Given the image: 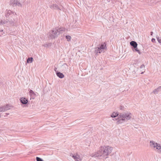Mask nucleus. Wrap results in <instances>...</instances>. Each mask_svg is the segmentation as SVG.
Segmentation results:
<instances>
[{"label": "nucleus", "mask_w": 161, "mask_h": 161, "mask_svg": "<svg viewBox=\"0 0 161 161\" xmlns=\"http://www.w3.org/2000/svg\"><path fill=\"white\" fill-rule=\"evenodd\" d=\"M56 75L58 76L60 78H63L64 77V75L60 72H57Z\"/></svg>", "instance_id": "obj_13"}, {"label": "nucleus", "mask_w": 161, "mask_h": 161, "mask_svg": "<svg viewBox=\"0 0 161 161\" xmlns=\"http://www.w3.org/2000/svg\"><path fill=\"white\" fill-rule=\"evenodd\" d=\"M20 101L23 104H26L28 102V100L24 97L20 98Z\"/></svg>", "instance_id": "obj_8"}, {"label": "nucleus", "mask_w": 161, "mask_h": 161, "mask_svg": "<svg viewBox=\"0 0 161 161\" xmlns=\"http://www.w3.org/2000/svg\"><path fill=\"white\" fill-rule=\"evenodd\" d=\"M158 42L159 43H161V38H160L158 36H156Z\"/></svg>", "instance_id": "obj_20"}, {"label": "nucleus", "mask_w": 161, "mask_h": 161, "mask_svg": "<svg viewBox=\"0 0 161 161\" xmlns=\"http://www.w3.org/2000/svg\"><path fill=\"white\" fill-rule=\"evenodd\" d=\"M6 116H7L6 115H5V116H4L5 117Z\"/></svg>", "instance_id": "obj_32"}, {"label": "nucleus", "mask_w": 161, "mask_h": 161, "mask_svg": "<svg viewBox=\"0 0 161 161\" xmlns=\"http://www.w3.org/2000/svg\"><path fill=\"white\" fill-rule=\"evenodd\" d=\"M36 160L37 161H43V160L42 158L38 157L36 158Z\"/></svg>", "instance_id": "obj_21"}, {"label": "nucleus", "mask_w": 161, "mask_h": 161, "mask_svg": "<svg viewBox=\"0 0 161 161\" xmlns=\"http://www.w3.org/2000/svg\"><path fill=\"white\" fill-rule=\"evenodd\" d=\"M119 114L118 112H114L112 113L111 115V117L112 118H115L118 117Z\"/></svg>", "instance_id": "obj_12"}, {"label": "nucleus", "mask_w": 161, "mask_h": 161, "mask_svg": "<svg viewBox=\"0 0 161 161\" xmlns=\"http://www.w3.org/2000/svg\"><path fill=\"white\" fill-rule=\"evenodd\" d=\"M105 46H104V44H102L99 47H98V48L100 49L101 50V52H103L104 50V49Z\"/></svg>", "instance_id": "obj_17"}, {"label": "nucleus", "mask_w": 161, "mask_h": 161, "mask_svg": "<svg viewBox=\"0 0 161 161\" xmlns=\"http://www.w3.org/2000/svg\"><path fill=\"white\" fill-rule=\"evenodd\" d=\"M145 68V65L144 64L142 65L140 67V68L141 69H144Z\"/></svg>", "instance_id": "obj_22"}, {"label": "nucleus", "mask_w": 161, "mask_h": 161, "mask_svg": "<svg viewBox=\"0 0 161 161\" xmlns=\"http://www.w3.org/2000/svg\"><path fill=\"white\" fill-rule=\"evenodd\" d=\"M132 118V114L129 112L120 113L117 118L113 119L114 121L116 120L118 125L122 124L130 120Z\"/></svg>", "instance_id": "obj_3"}, {"label": "nucleus", "mask_w": 161, "mask_h": 161, "mask_svg": "<svg viewBox=\"0 0 161 161\" xmlns=\"http://www.w3.org/2000/svg\"><path fill=\"white\" fill-rule=\"evenodd\" d=\"M1 117V114L0 113V118Z\"/></svg>", "instance_id": "obj_30"}, {"label": "nucleus", "mask_w": 161, "mask_h": 161, "mask_svg": "<svg viewBox=\"0 0 161 161\" xmlns=\"http://www.w3.org/2000/svg\"><path fill=\"white\" fill-rule=\"evenodd\" d=\"M161 91V86L158 87L157 88L154 89L153 91V92L154 94H157L158 92H160Z\"/></svg>", "instance_id": "obj_9"}, {"label": "nucleus", "mask_w": 161, "mask_h": 161, "mask_svg": "<svg viewBox=\"0 0 161 161\" xmlns=\"http://www.w3.org/2000/svg\"><path fill=\"white\" fill-rule=\"evenodd\" d=\"M53 6L55 7L56 9H59V8L58 7V6L56 5H54Z\"/></svg>", "instance_id": "obj_23"}, {"label": "nucleus", "mask_w": 161, "mask_h": 161, "mask_svg": "<svg viewBox=\"0 0 161 161\" xmlns=\"http://www.w3.org/2000/svg\"><path fill=\"white\" fill-rule=\"evenodd\" d=\"M149 146L151 148L157 151L158 153H161V145L153 140H151L149 142Z\"/></svg>", "instance_id": "obj_4"}, {"label": "nucleus", "mask_w": 161, "mask_h": 161, "mask_svg": "<svg viewBox=\"0 0 161 161\" xmlns=\"http://www.w3.org/2000/svg\"><path fill=\"white\" fill-rule=\"evenodd\" d=\"M58 30L57 29H53L47 34L48 37L50 39H54L59 34Z\"/></svg>", "instance_id": "obj_5"}, {"label": "nucleus", "mask_w": 161, "mask_h": 161, "mask_svg": "<svg viewBox=\"0 0 161 161\" xmlns=\"http://www.w3.org/2000/svg\"><path fill=\"white\" fill-rule=\"evenodd\" d=\"M155 40L154 38H152L151 40L152 42H155Z\"/></svg>", "instance_id": "obj_24"}, {"label": "nucleus", "mask_w": 161, "mask_h": 161, "mask_svg": "<svg viewBox=\"0 0 161 161\" xmlns=\"http://www.w3.org/2000/svg\"><path fill=\"white\" fill-rule=\"evenodd\" d=\"M66 38L67 39V40L68 42H69L71 41V37L69 35H67L66 36Z\"/></svg>", "instance_id": "obj_18"}, {"label": "nucleus", "mask_w": 161, "mask_h": 161, "mask_svg": "<svg viewBox=\"0 0 161 161\" xmlns=\"http://www.w3.org/2000/svg\"><path fill=\"white\" fill-rule=\"evenodd\" d=\"M44 47H46V46L45 45H44Z\"/></svg>", "instance_id": "obj_33"}, {"label": "nucleus", "mask_w": 161, "mask_h": 161, "mask_svg": "<svg viewBox=\"0 0 161 161\" xmlns=\"http://www.w3.org/2000/svg\"><path fill=\"white\" fill-rule=\"evenodd\" d=\"M135 50L136 52H137L139 54H140L141 53L140 51L137 48V47H136V48H134V49H133V51H134Z\"/></svg>", "instance_id": "obj_19"}, {"label": "nucleus", "mask_w": 161, "mask_h": 161, "mask_svg": "<svg viewBox=\"0 0 161 161\" xmlns=\"http://www.w3.org/2000/svg\"><path fill=\"white\" fill-rule=\"evenodd\" d=\"M5 114L6 115H9V113H5Z\"/></svg>", "instance_id": "obj_26"}, {"label": "nucleus", "mask_w": 161, "mask_h": 161, "mask_svg": "<svg viewBox=\"0 0 161 161\" xmlns=\"http://www.w3.org/2000/svg\"><path fill=\"white\" fill-rule=\"evenodd\" d=\"M102 52L101 51V50L98 47L95 48V52L96 54L98 55V53H101Z\"/></svg>", "instance_id": "obj_14"}, {"label": "nucleus", "mask_w": 161, "mask_h": 161, "mask_svg": "<svg viewBox=\"0 0 161 161\" xmlns=\"http://www.w3.org/2000/svg\"><path fill=\"white\" fill-rule=\"evenodd\" d=\"M75 157H76V155H73L72 156V157L73 158L75 159Z\"/></svg>", "instance_id": "obj_25"}, {"label": "nucleus", "mask_w": 161, "mask_h": 161, "mask_svg": "<svg viewBox=\"0 0 161 161\" xmlns=\"http://www.w3.org/2000/svg\"><path fill=\"white\" fill-rule=\"evenodd\" d=\"M10 4L14 6L17 5L19 7H21L22 6L18 0H11Z\"/></svg>", "instance_id": "obj_7"}, {"label": "nucleus", "mask_w": 161, "mask_h": 161, "mask_svg": "<svg viewBox=\"0 0 161 161\" xmlns=\"http://www.w3.org/2000/svg\"><path fill=\"white\" fill-rule=\"evenodd\" d=\"M151 35H152V34H153V32H151Z\"/></svg>", "instance_id": "obj_28"}, {"label": "nucleus", "mask_w": 161, "mask_h": 161, "mask_svg": "<svg viewBox=\"0 0 161 161\" xmlns=\"http://www.w3.org/2000/svg\"><path fill=\"white\" fill-rule=\"evenodd\" d=\"M5 15L6 18V19H4L2 20L0 24L11 26H15L18 16L16 13L10 10L7 9L5 11Z\"/></svg>", "instance_id": "obj_1"}, {"label": "nucleus", "mask_w": 161, "mask_h": 161, "mask_svg": "<svg viewBox=\"0 0 161 161\" xmlns=\"http://www.w3.org/2000/svg\"><path fill=\"white\" fill-rule=\"evenodd\" d=\"M33 60V58L32 57L28 58L27 60V63H31Z\"/></svg>", "instance_id": "obj_16"}, {"label": "nucleus", "mask_w": 161, "mask_h": 161, "mask_svg": "<svg viewBox=\"0 0 161 161\" xmlns=\"http://www.w3.org/2000/svg\"><path fill=\"white\" fill-rule=\"evenodd\" d=\"M75 160V161H81L82 158H81L79 155L76 154Z\"/></svg>", "instance_id": "obj_15"}, {"label": "nucleus", "mask_w": 161, "mask_h": 161, "mask_svg": "<svg viewBox=\"0 0 161 161\" xmlns=\"http://www.w3.org/2000/svg\"><path fill=\"white\" fill-rule=\"evenodd\" d=\"M3 31V30H1V31H0H0Z\"/></svg>", "instance_id": "obj_31"}, {"label": "nucleus", "mask_w": 161, "mask_h": 161, "mask_svg": "<svg viewBox=\"0 0 161 161\" xmlns=\"http://www.w3.org/2000/svg\"><path fill=\"white\" fill-rule=\"evenodd\" d=\"M130 44L131 46L134 47V48H136L137 46V44L136 42L135 41H132L131 42Z\"/></svg>", "instance_id": "obj_11"}, {"label": "nucleus", "mask_w": 161, "mask_h": 161, "mask_svg": "<svg viewBox=\"0 0 161 161\" xmlns=\"http://www.w3.org/2000/svg\"><path fill=\"white\" fill-rule=\"evenodd\" d=\"M145 72V71H144V72H142L141 73V74H143V73Z\"/></svg>", "instance_id": "obj_29"}, {"label": "nucleus", "mask_w": 161, "mask_h": 161, "mask_svg": "<svg viewBox=\"0 0 161 161\" xmlns=\"http://www.w3.org/2000/svg\"><path fill=\"white\" fill-rule=\"evenodd\" d=\"M113 150L112 147L109 146H103L101 147L97 153H92L90 156L92 157H97L100 159L107 158L112 153Z\"/></svg>", "instance_id": "obj_2"}, {"label": "nucleus", "mask_w": 161, "mask_h": 161, "mask_svg": "<svg viewBox=\"0 0 161 161\" xmlns=\"http://www.w3.org/2000/svg\"><path fill=\"white\" fill-rule=\"evenodd\" d=\"M90 141H89V144H88V146H90V145H89V144H90Z\"/></svg>", "instance_id": "obj_27"}, {"label": "nucleus", "mask_w": 161, "mask_h": 161, "mask_svg": "<svg viewBox=\"0 0 161 161\" xmlns=\"http://www.w3.org/2000/svg\"><path fill=\"white\" fill-rule=\"evenodd\" d=\"M29 95L31 97H34L36 96V94L31 90H30L29 91Z\"/></svg>", "instance_id": "obj_10"}, {"label": "nucleus", "mask_w": 161, "mask_h": 161, "mask_svg": "<svg viewBox=\"0 0 161 161\" xmlns=\"http://www.w3.org/2000/svg\"><path fill=\"white\" fill-rule=\"evenodd\" d=\"M11 106L9 104L0 105V112H4L10 109Z\"/></svg>", "instance_id": "obj_6"}]
</instances>
